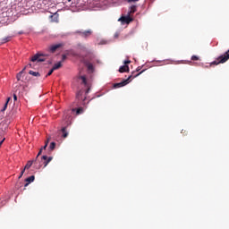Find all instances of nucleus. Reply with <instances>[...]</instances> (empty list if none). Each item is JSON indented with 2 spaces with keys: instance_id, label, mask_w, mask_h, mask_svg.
<instances>
[{
  "instance_id": "1",
  "label": "nucleus",
  "mask_w": 229,
  "mask_h": 229,
  "mask_svg": "<svg viewBox=\"0 0 229 229\" xmlns=\"http://www.w3.org/2000/svg\"><path fill=\"white\" fill-rule=\"evenodd\" d=\"M89 92H90V88H88L86 91L81 89L76 94V101H78L80 105H82V106H87V105H89V101L87 102V94H89Z\"/></svg>"
},
{
  "instance_id": "2",
  "label": "nucleus",
  "mask_w": 229,
  "mask_h": 229,
  "mask_svg": "<svg viewBox=\"0 0 229 229\" xmlns=\"http://www.w3.org/2000/svg\"><path fill=\"white\" fill-rule=\"evenodd\" d=\"M144 71H146V69L142 70L141 72H140L139 73H136V74H135V72H132L131 75L129 76L126 80L123 81L122 82L114 83V89H121V87H125V85H128V83H130V81H131V79L137 78V76H140V74H142V72H144Z\"/></svg>"
},
{
  "instance_id": "3",
  "label": "nucleus",
  "mask_w": 229,
  "mask_h": 229,
  "mask_svg": "<svg viewBox=\"0 0 229 229\" xmlns=\"http://www.w3.org/2000/svg\"><path fill=\"white\" fill-rule=\"evenodd\" d=\"M96 58V55H89L88 57L83 59V64L84 65H86V67L88 68V71H94V59Z\"/></svg>"
},
{
  "instance_id": "4",
  "label": "nucleus",
  "mask_w": 229,
  "mask_h": 229,
  "mask_svg": "<svg viewBox=\"0 0 229 229\" xmlns=\"http://www.w3.org/2000/svg\"><path fill=\"white\" fill-rule=\"evenodd\" d=\"M229 60V50L224 55H220L216 61L212 62L210 65H219V64H225Z\"/></svg>"
},
{
  "instance_id": "5",
  "label": "nucleus",
  "mask_w": 229,
  "mask_h": 229,
  "mask_svg": "<svg viewBox=\"0 0 229 229\" xmlns=\"http://www.w3.org/2000/svg\"><path fill=\"white\" fill-rule=\"evenodd\" d=\"M51 160H53V157H47V156H42L40 161L38 162V169H40L42 165H44V167H47V165L49 164V162H51Z\"/></svg>"
},
{
  "instance_id": "6",
  "label": "nucleus",
  "mask_w": 229,
  "mask_h": 229,
  "mask_svg": "<svg viewBox=\"0 0 229 229\" xmlns=\"http://www.w3.org/2000/svg\"><path fill=\"white\" fill-rule=\"evenodd\" d=\"M45 56H47V55L44 54H36L31 57L32 62H46Z\"/></svg>"
},
{
  "instance_id": "7",
  "label": "nucleus",
  "mask_w": 229,
  "mask_h": 229,
  "mask_svg": "<svg viewBox=\"0 0 229 229\" xmlns=\"http://www.w3.org/2000/svg\"><path fill=\"white\" fill-rule=\"evenodd\" d=\"M77 35H80L81 37H82V38H89V37H90V35H92L93 31L92 30H84V31H81V30H77L75 32Z\"/></svg>"
},
{
  "instance_id": "8",
  "label": "nucleus",
  "mask_w": 229,
  "mask_h": 229,
  "mask_svg": "<svg viewBox=\"0 0 229 229\" xmlns=\"http://www.w3.org/2000/svg\"><path fill=\"white\" fill-rule=\"evenodd\" d=\"M118 21H120L122 24H130L131 21H133V19L130 17V15H128V16H122Z\"/></svg>"
},
{
  "instance_id": "9",
  "label": "nucleus",
  "mask_w": 229,
  "mask_h": 229,
  "mask_svg": "<svg viewBox=\"0 0 229 229\" xmlns=\"http://www.w3.org/2000/svg\"><path fill=\"white\" fill-rule=\"evenodd\" d=\"M60 47H64V43H58V44L50 46L49 51L50 53H55L56 49H60Z\"/></svg>"
},
{
  "instance_id": "10",
  "label": "nucleus",
  "mask_w": 229,
  "mask_h": 229,
  "mask_svg": "<svg viewBox=\"0 0 229 229\" xmlns=\"http://www.w3.org/2000/svg\"><path fill=\"white\" fill-rule=\"evenodd\" d=\"M25 182H27V183H25V187H28L30 183H31L32 182H35V175H31L28 177L27 179H25Z\"/></svg>"
},
{
  "instance_id": "11",
  "label": "nucleus",
  "mask_w": 229,
  "mask_h": 229,
  "mask_svg": "<svg viewBox=\"0 0 229 229\" xmlns=\"http://www.w3.org/2000/svg\"><path fill=\"white\" fill-rule=\"evenodd\" d=\"M130 71V66L128 64L123 65L119 69V72H128Z\"/></svg>"
},
{
  "instance_id": "12",
  "label": "nucleus",
  "mask_w": 229,
  "mask_h": 229,
  "mask_svg": "<svg viewBox=\"0 0 229 229\" xmlns=\"http://www.w3.org/2000/svg\"><path fill=\"white\" fill-rule=\"evenodd\" d=\"M64 139H67L69 132H67V127H63L61 130Z\"/></svg>"
},
{
  "instance_id": "13",
  "label": "nucleus",
  "mask_w": 229,
  "mask_h": 229,
  "mask_svg": "<svg viewBox=\"0 0 229 229\" xmlns=\"http://www.w3.org/2000/svg\"><path fill=\"white\" fill-rule=\"evenodd\" d=\"M42 155V148H40L39 149V151H38V155H37V157H36V159H35V165H37V164H38V162H39V157Z\"/></svg>"
},
{
  "instance_id": "14",
  "label": "nucleus",
  "mask_w": 229,
  "mask_h": 229,
  "mask_svg": "<svg viewBox=\"0 0 229 229\" xmlns=\"http://www.w3.org/2000/svg\"><path fill=\"white\" fill-rule=\"evenodd\" d=\"M135 12H137V5H131V10L129 12V15L135 13Z\"/></svg>"
},
{
  "instance_id": "15",
  "label": "nucleus",
  "mask_w": 229,
  "mask_h": 229,
  "mask_svg": "<svg viewBox=\"0 0 229 229\" xmlns=\"http://www.w3.org/2000/svg\"><path fill=\"white\" fill-rule=\"evenodd\" d=\"M33 164H35V159L32 161H28V163L26 164L24 169H30V167H31V165H33Z\"/></svg>"
},
{
  "instance_id": "16",
  "label": "nucleus",
  "mask_w": 229,
  "mask_h": 229,
  "mask_svg": "<svg viewBox=\"0 0 229 229\" xmlns=\"http://www.w3.org/2000/svg\"><path fill=\"white\" fill-rule=\"evenodd\" d=\"M26 71V67H24L22 69V71H21L17 75H16V78L18 80V81H21V77L22 76V72H24Z\"/></svg>"
},
{
  "instance_id": "17",
  "label": "nucleus",
  "mask_w": 229,
  "mask_h": 229,
  "mask_svg": "<svg viewBox=\"0 0 229 229\" xmlns=\"http://www.w3.org/2000/svg\"><path fill=\"white\" fill-rule=\"evenodd\" d=\"M60 67H62V62L55 64L52 69L53 71H57V69H60Z\"/></svg>"
},
{
  "instance_id": "18",
  "label": "nucleus",
  "mask_w": 229,
  "mask_h": 229,
  "mask_svg": "<svg viewBox=\"0 0 229 229\" xmlns=\"http://www.w3.org/2000/svg\"><path fill=\"white\" fill-rule=\"evenodd\" d=\"M10 99H12V98H8L4 106V108L1 110V112H4V110H6V108H8V103H10Z\"/></svg>"
},
{
  "instance_id": "19",
  "label": "nucleus",
  "mask_w": 229,
  "mask_h": 229,
  "mask_svg": "<svg viewBox=\"0 0 229 229\" xmlns=\"http://www.w3.org/2000/svg\"><path fill=\"white\" fill-rule=\"evenodd\" d=\"M10 99H12V98H8L4 106V108L1 110V112H4V110H6V108H8V103H10Z\"/></svg>"
},
{
  "instance_id": "20",
  "label": "nucleus",
  "mask_w": 229,
  "mask_h": 229,
  "mask_svg": "<svg viewBox=\"0 0 229 229\" xmlns=\"http://www.w3.org/2000/svg\"><path fill=\"white\" fill-rule=\"evenodd\" d=\"M29 74H30L31 76H35V77H38L40 76V72H33V71H30Z\"/></svg>"
},
{
  "instance_id": "21",
  "label": "nucleus",
  "mask_w": 229,
  "mask_h": 229,
  "mask_svg": "<svg viewBox=\"0 0 229 229\" xmlns=\"http://www.w3.org/2000/svg\"><path fill=\"white\" fill-rule=\"evenodd\" d=\"M55 148H56V143H55V141H52V142L50 143L49 149H50L51 151H53V149H55Z\"/></svg>"
},
{
  "instance_id": "22",
  "label": "nucleus",
  "mask_w": 229,
  "mask_h": 229,
  "mask_svg": "<svg viewBox=\"0 0 229 229\" xmlns=\"http://www.w3.org/2000/svg\"><path fill=\"white\" fill-rule=\"evenodd\" d=\"M80 79L81 80L83 85H87V77H85V76H81Z\"/></svg>"
},
{
  "instance_id": "23",
  "label": "nucleus",
  "mask_w": 229,
  "mask_h": 229,
  "mask_svg": "<svg viewBox=\"0 0 229 229\" xmlns=\"http://www.w3.org/2000/svg\"><path fill=\"white\" fill-rule=\"evenodd\" d=\"M81 114H83V107H79V108L76 110V114H77V115H80Z\"/></svg>"
},
{
  "instance_id": "24",
  "label": "nucleus",
  "mask_w": 229,
  "mask_h": 229,
  "mask_svg": "<svg viewBox=\"0 0 229 229\" xmlns=\"http://www.w3.org/2000/svg\"><path fill=\"white\" fill-rule=\"evenodd\" d=\"M191 60H192L193 62H196V61L199 60V57L198 55H192V56H191Z\"/></svg>"
},
{
  "instance_id": "25",
  "label": "nucleus",
  "mask_w": 229,
  "mask_h": 229,
  "mask_svg": "<svg viewBox=\"0 0 229 229\" xmlns=\"http://www.w3.org/2000/svg\"><path fill=\"white\" fill-rule=\"evenodd\" d=\"M10 40H12V37H7L3 39V42H10Z\"/></svg>"
},
{
  "instance_id": "26",
  "label": "nucleus",
  "mask_w": 229,
  "mask_h": 229,
  "mask_svg": "<svg viewBox=\"0 0 229 229\" xmlns=\"http://www.w3.org/2000/svg\"><path fill=\"white\" fill-rule=\"evenodd\" d=\"M65 60H67V55H63L61 62H65Z\"/></svg>"
},
{
  "instance_id": "27",
  "label": "nucleus",
  "mask_w": 229,
  "mask_h": 229,
  "mask_svg": "<svg viewBox=\"0 0 229 229\" xmlns=\"http://www.w3.org/2000/svg\"><path fill=\"white\" fill-rule=\"evenodd\" d=\"M49 143V140H47L45 143V146L43 148H41V149H46V148H47V144Z\"/></svg>"
},
{
  "instance_id": "28",
  "label": "nucleus",
  "mask_w": 229,
  "mask_h": 229,
  "mask_svg": "<svg viewBox=\"0 0 229 229\" xmlns=\"http://www.w3.org/2000/svg\"><path fill=\"white\" fill-rule=\"evenodd\" d=\"M53 72H55V70H53V68L48 72V73L47 74V76H51V74H53Z\"/></svg>"
},
{
  "instance_id": "29",
  "label": "nucleus",
  "mask_w": 229,
  "mask_h": 229,
  "mask_svg": "<svg viewBox=\"0 0 229 229\" xmlns=\"http://www.w3.org/2000/svg\"><path fill=\"white\" fill-rule=\"evenodd\" d=\"M26 171V168H24L21 172V174L19 176V179L22 178V175L24 174V172Z\"/></svg>"
},
{
  "instance_id": "30",
  "label": "nucleus",
  "mask_w": 229,
  "mask_h": 229,
  "mask_svg": "<svg viewBox=\"0 0 229 229\" xmlns=\"http://www.w3.org/2000/svg\"><path fill=\"white\" fill-rule=\"evenodd\" d=\"M128 64H131V61H130V60L124 61L125 65H128Z\"/></svg>"
},
{
  "instance_id": "31",
  "label": "nucleus",
  "mask_w": 229,
  "mask_h": 229,
  "mask_svg": "<svg viewBox=\"0 0 229 229\" xmlns=\"http://www.w3.org/2000/svg\"><path fill=\"white\" fill-rule=\"evenodd\" d=\"M128 1V3H137V1H139V0H127Z\"/></svg>"
},
{
  "instance_id": "32",
  "label": "nucleus",
  "mask_w": 229,
  "mask_h": 229,
  "mask_svg": "<svg viewBox=\"0 0 229 229\" xmlns=\"http://www.w3.org/2000/svg\"><path fill=\"white\" fill-rule=\"evenodd\" d=\"M13 101H17V95L13 94Z\"/></svg>"
},
{
  "instance_id": "33",
  "label": "nucleus",
  "mask_w": 229,
  "mask_h": 229,
  "mask_svg": "<svg viewBox=\"0 0 229 229\" xmlns=\"http://www.w3.org/2000/svg\"><path fill=\"white\" fill-rule=\"evenodd\" d=\"M140 69H142V66H139L138 68H137V72H139V71H140Z\"/></svg>"
},
{
  "instance_id": "34",
  "label": "nucleus",
  "mask_w": 229,
  "mask_h": 229,
  "mask_svg": "<svg viewBox=\"0 0 229 229\" xmlns=\"http://www.w3.org/2000/svg\"><path fill=\"white\" fill-rule=\"evenodd\" d=\"M4 139L0 141V148H1V146H3V143H4Z\"/></svg>"
},
{
  "instance_id": "35",
  "label": "nucleus",
  "mask_w": 229,
  "mask_h": 229,
  "mask_svg": "<svg viewBox=\"0 0 229 229\" xmlns=\"http://www.w3.org/2000/svg\"><path fill=\"white\" fill-rule=\"evenodd\" d=\"M96 63L97 64H101V61H99V59H96Z\"/></svg>"
},
{
  "instance_id": "36",
  "label": "nucleus",
  "mask_w": 229,
  "mask_h": 229,
  "mask_svg": "<svg viewBox=\"0 0 229 229\" xmlns=\"http://www.w3.org/2000/svg\"><path fill=\"white\" fill-rule=\"evenodd\" d=\"M70 116L67 118V121H66V123H67V124H69V123H70Z\"/></svg>"
},
{
  "instance_id": "37",
  "label": "nucleus",
  "mask_w": 229,
  "mask_h": 229,
  "mask_svg": "<svg viewBox=\"0 0 229 229\" xmlns=\"http://www.w3.org/2000/svg\"><path fill=\"white\" fill-rule=\"evenodd\" d=\"M27 87H28V85L23 86V89L25 90Z\"/></svg>"
},
{
  "instance_id": "38",
  "label": "nucleus",
  "mask_w": 229,
  "mask_h": 229,
  "mask_svg": "<svg viewBox=\"0 0 229 229\" xmlns=\"http://www.w3.org/2000/svg\"><path fill=\"white\" fill-rule=\"evenodd\" d=\"M48 64H53V61H48Z\"/></svg>"
},
{
  "instance_id": "39",
  "label": "nucleus",
  "mask_w": 229,
  "mask_h": 229,
  "mask_svg": "<svg viewBox=\"0 0 229 229\" xmlns=\"http://www.w3.org/2000/svg\"><path fill=\"white\" fill-rule=\"evenodd\" d=\"M71 1H72V0H68V3H71Z\"/></svg>"
},
{
  "instance_id": "40",
  "label": "nucleus",
  "mask_w": 229,
  "mask_h": 229,
  "mask_svg": "<svg viewBox=\"0 0 229 229\" xmlns=\"http://www.w3.org/2000/svg\"><path fill=\"white\" fill-rule=\"evenodd\" d=\"M29 67H31V64H29Z\"/></svg>"
}]
</instances>
